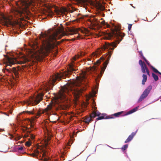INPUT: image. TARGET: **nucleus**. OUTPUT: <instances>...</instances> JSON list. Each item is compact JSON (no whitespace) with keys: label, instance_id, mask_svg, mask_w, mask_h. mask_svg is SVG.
<instances>
[{"label":"nucleus","instance_id":"nucleus-8","mask_svg":"<svg viewBox=\"0 0 161 161\" xmlns=\"http://www.w3.org/2000/svg\"><path fill=\"white\" fill-rule=\"evenodd\" d=\"M139 63L141 66L142 72L143 73H145L146 71L147 74L149 75V70L147 67L146 66L144 62H142L141 60H139Z\"/></svg>","mask_w":161,"mask_h":161},{"label":"nucleus","instance_id":"nucleus-5","mask_svg":"<svg viewBox=\"0 0 161 161\" xmlns=\"http://www.w3.org/2000/svg\"><path fill=\"white\" fill-rule=\"evenodd\" d=\"M43 94L40 93L34 96L31 97L25 102V103L28 105H36L38 104L42 100Z\"/></svg>","mask_w":161,"mask_h":161},{"label":"nucleus","instance_id":"nucleus-38","mask_svg":"<svg viewBox=\"0 0 161 161\" xmlns=\"http://www.w3.org/2000/svg\"><path fill=\"white\" fill-rule=\"evenodd\" d=\"M84 55V54L81 53L80 56H83Z\"/></svg>","mask_w":161,"mask_h":161},{"label":"nucleus","instance_id":"nucleus-41","mask_svg":"<svg viewBox=\"0 0 161 161\" xmlns=\"http://www.w3.org/2000/svg\"><path fill=\"white\" fill-rule=\"evenodd\" d=\"M28 136H27V135L25 136V137H28Z\"/></svg>","mask_w":161,"mask_h":161},{"label":"nucleus","instance_id":"nucleus-2","mask_svg":"<svg viewBox=\"0 0 161 161\" xmlns=\"http://www.w3.org/2000/svg\"><path fill=\"white\" fill-rule=\"evenodd\" d=\"M87 83L86 74L83 72L80 77H77L76 79L69 81L62 87L55 96V100L43 110V113L49 115L55 110H65L69 108V101L68 100L67 94L70 96L72 94L75 103L77 104L78 98L86 90Z\"/></svg>","mask_w":161,"mask_h":161},{"label":"nucleus","instance_id":"nucleus-30","mask_svg":"<svg viewBox=\"0 0 161 161\" xmlns=\"http://www.w3.org/2000/svg\"><path fill=\"white\" fill-rule=\"evenodd\" d=\"M91 118H89L85 121V122L86 123H88L91 121Z\"/></svg>","mask_w":161,"mask_h":161},{"label":"nucleus","instance_id":"nucleus-9","mask_svg":"<svg viewBox=\"0 0 161 161\" xmlns=\"http://www.w3.org/2000/svg\"><path fill=\"white\" fill-rule=\"evenodd\" d=\"M116 44L114 42L111 43H106L103 46V47L102 49L103 50L105 49H109L112 51H113L114 49V47H116Z\"/></svg>","mask_w":161,"mask_h":161},{"label":"nucleus","instance_id":"nucleus-24","mask_svg":"<svg viewBox=\"0 0 161 161\" xmlns=\"http://www.w3.org/2000/svg\"><path fill=\"white\" fill-rule=\"evenodd\" d=\"M104 119V116H98V117L97 118V119L98 120L103 119Z\"/></svg>","mask_w":161,"mask_h":161},{"label":"nucleus","instance_id":"nucleus-23","mask_svg":"<svg viewBox=\"0 0 161 161\" xmlns=\"http://www.w3.org/2000/svg\"><path fill=\"white\" fill-rule=\"evenodd\" d=\"M128 147V145L126 144L124 145L121 148L123 150H124L126 149Z\"/></svg>","mask_w":161,"mask_h":161},{"label":"nucleus","instance_id":"nucleus-6","mask_svg":"<svg viewBox=\"0 0 161 161\" xmlns=\"http://www.w3.org/2000/svg\"><path fill=\"white\" fill-rule=\"evenodd\" d=\"M124 36V34L122 33L119 31H112L111 33H107L106 37L108 39H110L114 37H116L119 40H120L118 42V43H119Z\"/></svg>","mask_w":161,"mask_h":161},{"label":"nucleus","instance_id":"nucleus-20","mask_svg":"<svg viewBox=\"0 0 161 161\" xmlns=\"http://www.w3.org/2000/svg\"><path fill=\"white\" fill-rule=\"evenodd\" d=\"M152 76L153 77V78L154 80L155 81H157L158 80V77L157 75L156 74L154 73L152 74Z\"/></svg>","mask_w":161,"mask_h":161},{"label":"nucleus","instance_id":"nucleus-15","mask_svg":"<svg viewBox=\"0 0 161 161\" xmlns=\"http://www.w3.org/2000/svg\"><path fill=\"white\" fill-rule=\"evenodd\" d=\"M25 112L27 114H36V112L35 110L34 109H33L32 110H31L30 111H25Z\"/></svg>","mask_w":161,"mask_h":161},{"label":"nucleus","instance_id":"nucleus-39","mask_svg":"<svg viewBox=\"0 0 161 161\" xmlns=\"http://www.w3.org/2000/svg\"><path fill=\"white\" fill-rule=\"evenodd\" d=\"M23 149V148L22 147H21L20 148H19V149H21V150H22V149Z\"/></svg>","mask_w":161,"mask_h":161},{"label":"nucleus","instance_id":"nucleus-12","mask_svg":"<svg viewBox=\"0 0 161 161\" xmlns=\"http://www.w3.org/2000/svg\"><path fill=\"white\" fill-rule=\"evenodd\" d=\"M37 115H36V116H35L34 117H32V118L31 119H28L30 123L31 124V127H32L33 126L32 124L33 123V122L34 121L35 119L36 118H37L38 117H37V116H38L40 115V113H37Z\"/></svg>","mask_w":161,"mask_h":161},{"label":"nucleus","instance_id":"nucleus-35","mask_svg":"<svg viewBox=\"0 0 161 161\" xmlns=\"http://www.w3.org/2000/svg\"><path fill=\"white\" fill-rule=\"evenodd\" d=\"M79 57H80V56L79 55H77V58H76V57L74 58V59L75 60L76 58H78Z\"/></svg>","mask_w":161,"mask_h":161},{"label":"nucleus","instance_id":"nucleus-46","mask_svg":"<svg viewBox=\"0 0 161 161\" xmlns=\"http://www.w3.org/2000/svg\"><path fill=\"white\" fill-rule=\"evenodd\" d=\"M95 1H97V0H95Z\"/></svg>","mask_w":161,"mask_h":161},{"label":"nucleus","instance_id":"nucleus-32","mask_svg":"<svg viewBox=\"0 0 161 161\" xmlns=\"http://www.w3.org/2000/svg\"><path fill=\"white\" fill-rule=\"evenodd\" d=\"M133 113L132 110H130V111H129V112H128V113H127V114H132Z\"/></svg>","mask_w":161,"mask_h":161},{"label":"nucleus","instance_id":"nucleus-37","mask_svg":"<svg viewBox=\"0 0 161 161\" xmlns=\"http://www.w3.org/2000/svg\"><path fill=\"white\" fill-rule=\"evenodd\" d=\"M39 151H36V154H38L39 153Z\"/></svg>","mask_w":161,"mask_h":161},{"label":"nucleus","instance_id":"nucleus-3","mask_svg":"<svg viewBox=\"0 0 161 161\" xmlns=\"http://www.w3.org/2000/svg\"><path fill=\"white\" fill-rule=\"evenodd\" d=\"M31 3V0H21L17 2V7L12 9L9 15L5 16L2 14L0 15V23L7 26L13 25L15 20L14 16L16 18L18 17L21 20H24V17H26V15L30 14L28 8Z\"/></svg>","mask_w":161,"mask_h":161},{"label":"nucleus","instance_id":"nucleus-34","mask_svg":"<svg viewBox=\"0 0 161 161\" xmlns=\"http://www.w3.org/2000/svg\"><path fill=\"white\" fill-rule=\"evenodd\" d=\"M147 64L150 66L151 67V66H151L150 64L147 61V62H146Z\"/></svg>","mask_w":161,"mask_h":161},{"label":"nucleus","instance_id":"nucleus-27","mask_svg":"<svg viewBox=\"0 0 161 161\" xmlns=\"http://www.w3.org/2000/svg\"><path fill=\"white\" fill-rule=\"evenodd\" d=\"M96 94V92H94L93 94H91V95L89 96V97H88V98H90L91 97L95 96Z\"/></svg>","mask_w":161,"mask_h":161},{"label":"nucleus","instance_id":"nucleus-13","mask_svg":"<svg viewBox=\"0 0 161 161\" xmlns=\"http://www.w3.org/2000/svg\"><path fill=\"white\" fill-rule=\"evenodd\" d=\"M143 79L142 81V84L143 85L145 84V83L146 81L147 80V76L146 75L143 74L142 75Z\"/></svg>","mask_w":161,"mask_h":161},{"label":"nucleus","instance_id":"nucleus-44","mask_svg":"<svg viewBox=\"0 0 161 161\" xmlns=\"http://www.w3.org/2000/svg\"><path fill=\"white\" fill-rule=\"evenodd\" d=\"M33 155H34V156H35V154H34Z\"/></svg>","mask_w":161,"mask_h":161},{"label":"nucleus","instance_id":"nucleus-19","mask_svg":"<svg viewBox=\"0 0 161 161\" xmlns=\"http://www.w3.org/2000/svg\"><path fill=\"white\" fill-rule=\"evenodd\" d=\"M151 68L152 69H153V71L155 72V73H158V74H159L161 75V73L160 72H159L157 69H155V68H154L153 67V66H151Z\"/></svg>","mask_w":161,"mask_h":161},{"label":"nucleus","instance_id":"nucleus-10","mask_svg":"<svg viewBox=\"0 0 161 161\" xmlns=\"http://www.w3.org/2000/svg\"><path fill=\"white\" fill-rule=\"evenodd\" d=\"M55 13L57 15H62L67 11V9L64 8H56L54 10Z\"/></svg>","mask_w":161,"mask_h":161},{"label":"nucleus","instance_id":"nucleus-26","mask_svg":"<svg viewBox=\"0 0 161 161\" xmlns=\"http://www.w3.org/2000/svg\"><path fill=\"white\" fill-rule=\"evenodd\" d=\"M122 113V112H118V113H115L114 114V115L116 116H118V115H120V114H121Z\"/></svg>","mask_w":161,"mask_h":161},{"label":"nucleus","instance_id":"nucleus-25","mask_svg":"<svg viewBox=\"0 0 161 161\" xmlns=\"http://www.w3.org/2000/svg\"><path fill=\"white\" fill-rule=\"evenodd\" d=\"M139 108V106H138V107H135V108H134L132 110L133 112H136V111L138 109V108Z\"/></svg>","mask_w":161,"mask_h":161},{"label":"nucleus","instance_id":"nucleus-28","mask_svg":"<svg viewBox=\"0 0 161 161\" xmlns=\"http://www.w3.org/2000/svg\"><path fill=\"white\" fill-rule=\"evenodd\" d=\"M25 145L27 146H29L31 145V143L29 142H27L25 143Z\"/></svg>","mask_w":161,"mask_h":161},{"label":"nucleus","instance_id":"nucleus-42","mask_svg":"<svg viewBox=\"0 0 161 161\" xmlns=\"http://www.w3.org/2000/svg\"><path fill=\"white\" fill-rule=\"evenodd\" d=\"M69 5L70 6H71V4H69Z\"/></svg>","mask_w":161,"mask_h":161},{"label":"nucleus","instance_id":"nucleus-40","mask_svg":"<svg viewBox=\"0 0 161 161\" xmlns=\"http://www.w3.org/2000/svg\"><path fill=\"white\" fill-rule=\"evenodd\" d=\"M93 25H96V23H94V24H93Z\"/></svg>","mask_w":161,"mask_h":161},{"label":"nucleus","instance_id":"nucleus-22","mask_svg":"<svg viewBox=\"0 0 161 161\" xmlns=\"http://www.w3.org/2000/svg\"><path fill=\"white\" fill-rule=\"evenodd\" d=\"M96 116L95 112H93L92 114L90 115V117L91 118H94Z\"/></svg>","mask_w":161,"mask_h":161},{"label":"nucleus","instance_id":"nucleus-1","mask_svg":"<svg viewBox=\"0 0 161 161\" xmlns=\"http://www.w3.org/2000/svg\"><path fill=\"white\" fill-rule=\"evenodd\" d=\"M79 31L83 33L87 34L89 31L87 29L83 28H68L64 30L62 27L58 29H50L46 31L44 33H41L40 34V38L41 42V46L40 49L36 50L39 47L37 44L33 43L34 45H32V49L29 50V53L27 56L22 55L21 56L20 60H17L15 58L8 57V66H11L15 64H22L30 61L39 60L44 56L47 55V53L50 52L55 46V43L57 39H60L62 36H69L74 34H79Z\"/></svg>","mask_w":161,"mask_h":161},{"label":"nucleus","instance_id":"nucleus-17","mask_svg":"<svg viewBox=\"0 0 161 161\" xmlns=\"http://www.w3.org/2000/svg\"><path fill=\"white\" fill-rule=\"evenodd\" d=\"M53 14V13L51 10H48L47 11V15L51 17Z\"/></svg>","mask_w":161,"mask_h":161},{"label":"nucleus","instance_id":"nucleus-43","mask_svg":"<svg viewBox=\"0 0 161 161\" xmlns=\"http://www.w3.org/2000/svg\"><path fill=\"white\" fill-rule=\"evenodd\" d=\"M32 137H33V138H34V137L33 136H32Z\"/></svg>","mask_w":161,"mask_h":161},{"label":"nucleus","instance_id":"nucleus-4","mask_svg":"<svg viewBox=\"0 0 161 161\" xmlns=\"http://www.w3.org/2000/svg\"><path fill=\"white\" fill-rule=\"evenodd\" d=\"M75 70V69L74 68L73 65H70L69 66L67 72L63 73H57L53 75L50 79L49 81L44 85L43 88L44 89L45 91L50 89L51 88L53 87L54 83H55V81L57 80H61L62 78L64 77V76H67L70 72L73 71Z\"/></svg>","mask_w":161,"mask_h":161},{"label":"nucleus","instance_id":"nucleus-14","mask_svg":"<svg viewBox=\"0 0 161 161\" xmlns=\"http://www.w3.org/2000/svg\"><path fill=\"white\" fill-rule=\"evenodd\" d=\"M12 70L13 72L14 73V74L16 76H18V69H16L15 67H13L12 69Z\"/></svg>","mask_w":161,"mask_h":161},{"label":"nucleus","instance_id":"nucleus-45","mask_svg":"<svg viewBox=\"0 0 161 161\" xmlns=\"http://www.w3.org/2000/svg\"><path fill=\"white\" fill-rule=\"evenodd\" d=\"M7 70L8 71V69H7Z\"/></svg>","mask_w":161,"mask_h":161},{"label":"nucleus","instance_id":"nucleus-31","mask_svg":"<svg viewBox=\"0 0 161 161\" xmlns=\"http://www.w3.org/2000/svg\"><path fill=\"white\" fill-rule=\"evenodd\" d=\"M141 55L142 56V57L144 59V60L146 62H147V60L146 59V58L143 56V55H142V52H141Z\"/></svg>","mask_w":161,"mask_h":161},{"label":"nucleus","instance_id":"nucleus-18","mask_svg":"<svg viewBox=\"0 0 161 161\" xmlns=\"http://www.w3.org/2000/svg\"><path fill=\"white\" fill-rule=\"evenodd\" d=\"M108 64V63H106L105 65L104 66V67L102 69V70H101V75H102V74H103L104 71V70L105 69H106V66H107V64Z\"/></svg>","mask_w":161,"mask_h":161},{"label":"nucleus","instance_id":"nucleus-11","mask_svg":"<svg viewBox=\"0 0 161 161\" xmlns=\"http://www.w3.org/2000/svg\"><path fill=\"white\" fill-rule=\"evenodd\" d=\"M137 130L135 132H132L131 135H130L127 139L125 141V142L126 143L131 141L133 139V137L135 135Z\"/></svg>","mask_w":161,"mask_h":161},{"label":"nucleus","instance_id":"nucleus-29","mask_svg":"<svg viewBox=\"0 0 161 161\" xmlns=\"http://www.w3.org/2000/svg\"><path fill=\"white\" fill-rule=\"evenodd\" d=\"M95 114L96 116H99L101 114V113H99L98 112H95Z\"/></svg>","mask_w":161,"mask_h":161},{"label":"nucleus","instance_id":"nucleus-7","mask_svg":"<svg viewBox=\"0 0 161 161\" xmlns=\"http://www.w3.org/2000/svg\"><path fill=\"white\" fill-rule=\"evenodd\" d=\"M152 88V87L151 86H150L147 87L145 90L144 91L138 100V102L142 101L144 98H145L148 95L150 92Z\"/></svg>","mask_w":161,"mask_h":161},{"label":"nucleus","instance_id":"nucleus-36","mask_svg":"<svg viewBox=\"0 0 161 161\" xmlns=\"http://www.w3.org/2000/svg\"><path fill=\"white\" fill-rule=\"evenodd\" d=\"M96 63H97V64H100V61L99 60H97L96 62Z\"/></svg>","mask_w":161,"mask_h":161},{"label":"nucleus","instance_id":"nucleus-33","mask_svg":"<svg viewBox=\"0 0 161 161\" xmlns=\"http://www.w3.org/2000/svg\"><path fill=\"white\" fill-rule=\"evenodd\" d=\"M131 26H132L131 24H130V25H129V26H128V29L129 31H130L131 29Z\"/></svg>","mask_w":161,"mask_h":161},{"label":"nucleus","instance_id":"nucleus-16","mask_svg":"<svg viewBox=\"0 0 161 161\" xmlns=\"http://www.w3.org/2000/svg\"><path fill=\"white\" fill-rule=\"evenodd\" d=\"M53 115H52L51 116H54V120L52 121V122L53 123H55L56 121L58 119V117L57 115H56L54 113ZM50 121L52 122L51 121Z\"/></svg>","mask_w":161,"mask_h":161},{"label":"nucleus","instance_id":"nucleus-21","mask_svg":"<svg viewBox=\"0 0 161 161\" xmlns=\"http://www.w3.org/2000/svg\"><path fill=\"white\" fill-rule=\"evenodd\" d=\"M108 53L109 55H108V56L107 58V59L108 60V61H109L110 58L111 56V55L112 54V51H108Z\"/></svg>","mask_w":161,"mask_h":161}]
</instances>
